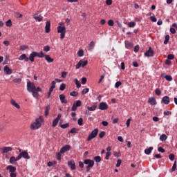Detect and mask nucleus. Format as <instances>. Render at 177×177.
<instances>
[{"label": "nucleus", "instance_id": "obj_35", "mask_svg": "<svg viewBox=\"0 0 177 177\" xmlns=\"http://www.w3.org/2000/svg\"><path fill=\"white\" fill-rule=\"evenodd\" d=\"M83 122H84V119H82V118H80L78 119L77 124L78 125H80V127H82Z\"/></svg>", "mask_w": 177, "mask_h": 177}, {"label": "nucleus", "instance_id": "obj_52", "mask_svg": "<svg viewBox=\"0 0 177 177\" xmlns=\"http://www.w3.org/2000/svg\"><path fill=\"white\" fill-rule=\"evenodd\" d=\"M70 95L71 96H74V97L78 96V92H77V91H72V92L70 93Z\"/></svg>", "mask_w": 177, "mask_h": 177}, {"label": "nucleus", "instance_id": "obj_54", "mask_svg": "<svg viewBox=\"0 0 177 177\" xmlns=\"http://www.w3.org/2000/svg\"><path fill=\"white\" fill-rule=\"evenodd\" d=\"M62 154H63V153H58L57 154V160H58V161H60V160H62Z\"/></svg>", "mask_w": 177, "mask_h": 177}, {"label": "nucleus", "instance_id": "obj_1", "mask_svg": "<svg viewBox=\"0 0 177 177\" xmlns=\"http://www.w3.org/2000/svg\"><path fill=\"white\" fill-rule=\"evenodd\" d=\"M27 91L29 93H32V95L35 99L39 97V93L38 92H42L41 87H35V84L31 82H27Z\"/></svg>", "mask_w": 177, "mask_h": 177}, {"label": "nucleus", "instance_id": "obj_58", "mask_svg": "<svg viewBox=\"0 0 177 177\" xmlns=\"http://www.w3.org/2000/svg\"><path fill=\"white\" fill-rule=\"evenodd\" d=\"M139 49H140V47L139 45H137L134 47V52L136 53L137 52H139Z\"/></svg>", "mask_w": 177, "mask_h": 177}, {"label": "nucleus", "instance_id": "obj_56", "mask_svg": "<svg viewBox=\"0 0 177 177\" xmlns=\"http://www.w3.org/2000/svg\"><path fill=\"white\" fill-rule=\"evenodd\" d=\"M122 84V83H121V82H117L115 84V88H120V86H121Z\"/></svg>", "mask_w": 177, "mask_h": 177}, {"label": "nucleus", "instance_id": "obj_12", "mask_svg": "<svg viewBox=\"0 0 177 177\" xmlns=\"http://www.w3.org/2000/svg\"><path fill=\"white\" fill-rule=\"evenodd\" d=\"M3 71H4V73L7 74V75H10V74L13 73V70L9 68V66H4Z\"/></svg>", "mask_w": 177, "mask_h": 177}, {"label": "nucleus", "instance_id": "obj_38", "mask_svg": "<svg viewBox=\"0 0 177 177\" xmlns=\"http://www.w3.org/2000/svg\"><path fill=\"white\" fill-rule=\"evenodd\" d=\"M77 55L79 57H82V56H84V50H79L77 51Z\"/></svg>", "mask_w": 177, "mask_h": 177}, {"label": "nucleus", "instance_id": "obj_45", "mask_svg": "<svg viewBox=\"0 0 177 177\" xmlns=\"http://www.w3.org/2000/svg\"><path fill=\"white\" fill-rule=\"evenodd\" d=\"M106 135V132L104 131H101L100 133H99V138L100 139H103V138H104V136Z\"/></svg>", "mask_w": 177, "mask_h": 177}, {"label": "nucleus", "instance_id": "obj_47", "mask_svg": "<svg viewBox=\"0 0 177 177\" xmlns=\"http://www.w3.org/2000/svg\"><path fill=\"white\" fill-rule=\"evenodd\" d=\"M20 50H26V49H28V46L26 45H22L19 47Z\"/></svg>", "mask_w": 177, "mask_h": 177}, {"label": "nucleus", "instance_id": "obj_24", "mask_svg": "<svg viewBox=\"0 0 177 177\" xmlns=\"http://www.w3.org/2000/svg\"><path fill=\"white\" fill-rule=\"evenodd\" d=\"M95 48V41H92L90 42L89 45H88V50L90 52H92V50H93Z\"/></svg>", "mask_w": 177, "mask_h": 177}, {"label": "nucleus", "instance_id": "obj_13", "mask_svg": "<svg viewBox=\"0 0 177 177\" xmlns=\"http://www.w3.org/2000/svg\"><path fill=\"white\" fill-rule=\"evenodd\" d=\"M109 109V105L106 102H101L99 106L100 110H107Z\"/></svg>", "mask_w": 177, "mask_h": 177}, {"label": "nucleus", "instance_id": "obj_63", "mask_svg": "<svg viewBox=\"0 0 177 177\" xmlns=\"http://www.w3.org/2000/svg\"><path fill=\"white\" fill-rule=\"evenodd\" d=\"M82 85H85V84H86V77L82 78Z\"/></svg>", "mask_w": 177, "mask_h": 177}, {"label": "nucleus", "instance_id": "obj_53", "mask_svg": "<svg viewBox=\"0 0 177 177\" xmlns=\"http://www.w3.org/2000/svg\"><path fill=\"white\" fill-rule=\"evenodd\" d=\"M169 158L170 161H174V160L175 159V155L174 153H171L169 156Z\"/></svg>", "mask_w": 177, "mask_h": 177}, {"label": "nucleus", "instance_id": "obj_28", "mask_svg": "<svg viewBox=\"0 0 177 177\" xmlns=\"http://www.w3.org/2000/svg\"><path fill=\"white\" fill-rule=\"evenodd\" d=\"M167 139H168V137L167 136V135L165 134L160 135V140H161V142H165V140H167Z\"/></svg>", "mask_w": 177, "mask_h": 177}, {"label": "nucleus", "instance_id": "obj_4", "mask_svg": "<svg viewBox=\"0 0 177 177\" xmlns=\"http://www.w3.org/2000/svg\"><path fill=\"white\" fill-rule=\"evenodd\" d=\"M97 133H99V129H95L91 131V133L88 135L87 137V142H91L92 139H95L97 136Z\"/></svg>", "mask_w": 177, "mask_h": 177}, {"label": "nucleus", "instance_id": "obj_2", "mask_svg": "<svg viewBox=\"0 0 177 177\" xmlns=\"http://www.w3.org/2000/svg\"><path fill=\"white\" fill-rule=\"evenodd\" d=\"M42 125V117H39L35 120L34 122L30 124V129L35 131L39 129V127Z\"/></svg>", "mask_w": 177, "mask_h": 177}, {"label": "nucleus", "instance_id": "obj_34", "mask_svg": "<svg viewBox=\"0 0 177 177\" xmlns=\"http://www.w3.org/2000/svg\"><path fill=\"white\" fill-rule=\"evenodd\" d=\"M36 56L37 57H45V54H44V52L41 51L40 53L36 52Z\"/></svg>", "mask_w": 177, "mask_h": 177}, {"label": "nucleus", "instance_id": "obj_29", "mask_svg": "<svg viewBox=\"0 0 177 177\" xmlns=\"http://www.w3.org/2000/svg\"><path fill=\"white\" fill-rule=\"evenodd\" d=\"M49 110H50V105H47L46 106V110H45L46 117H47V115H49Z\"/></svg>", "mask_w": 177, "mask_h": 177}, {"label": "nucleus", "instance_id": "obj_62", "mask_svg": "<svg viewBox=\"0 0 177 177\" xmlns=\"http://www.w3.org/2000/svg\"><path fill=\"white\" fill-rule=\"evenodd\" d=\"M67 72H62V78H66L67 77Z\"/></svg>", "mask_w": 177, "mask_h": 177}, {"label": "nucleus", "instance_id": "obj_32", "mask_svg": "<svg viewBox=\"0 0 177 177\" xmlns=\"http://www.w3.org/2000/svg\"><path fill=\"white\" fill-rule=\"evenodd\" d=\"M96 105H93L92 106H88L87 109L88 111H95V110H96Z\"/></svg>", "mask_w": 177, "mask_h": 177}, {"label": "nucleus", "instance_id": "obj_7", "mask_svg": "<svg viewBox=\"0 0 177 177\" xmlns=\"http://www.w3.org/2000/svg\"><path fill=\"white\" fill-rule=\"evenodd\" d=\"M87 65H88V61L80 60L76 64V70H78V68H81V67L84 68L85 67V66H87Z\"/></svg>", "mask_w": 177, "mask_h": 177}, {"label": "nucleus", "instance_id": "obj_61", "mask_svg": "<svg viewBox=\"0 0 177 177\" xmlns=\"http://www.w3.org/2000/svg\"><path fill=\"white\" fill-rule=\"evenodd\" d=\"M150 19H151V21H153V23H156V21H157V18H156V17H154V16L150 17Z\"/></svg>", "mask_w": 177, "mask_h": 177}, {"label": "nucleus", "instance_id": "obj_33", "mask_svg": "<svg viewBox=\"0 0 177 177\" xmlns=\"http://www.w3.org/2000/svg\"><path fill=\"white\" fill-rule=\"evenodd\" d=\"M74 82L77 86V88H81V83L80 82V81L78 80V79H75L74 80Z\"/></svg>", "mask_w": 177, "mask_h": 177}, {"label": "nucleus", "instance_id": "obj_40", "mask_svg": "<svg viewBox=\"0 0 177 177\" xmlns=\"http://www.w3.org/2000/svg\"><path fill=\"white\" fill-rule=\"evenodd\" d=\"M10 164H15V162H16V157L12 156L10 158Z\"/></svg>", "mask_w": 177, "mask_h": 177}, {"label": "nucleus", "instance_id": "obj_19", "mask_svg": "<svg viewBox=\"0 0 177 177\" xmlns=\"http://www.w3.org/2000/svg\"><path fill=\"white\" fill-rule=\"evenodd\" d=\"M7 171H9L10 174L16 172V167L12 165H8L6 167Z\"/></svg>", "mask_w": 177, "mask_h": 177}, {"label": "nucleus", "instance_id": "obj_15", "mask_svg": "<svg viewBox=\"0 0 177 177\" xmlns=\"http://www.w3.org/2000/svg\"><path fill=\"white\" fill-rule=\"evenodd\" d=\"M45 32H46V34L50 32V21H47L46 23Z\"/></svg>", "mask_w": 177, "mask_h": 177}, {"label": "nucleus", "instance_id": "obj_41", "mask_svg": "<svg viewBox=\"0 0 177 177\" xmlns=\"http://www.w3.org/2000/svg\"><path fill=\"white\" fill-rule=\"evenodd\" d=\"M135 26H136V23L133 22V21H131L128 24V26L130 27V28L135 27Z\"/></svg>", "mask_w": 177, "mask_h": 177}, {"label": "nucleus", "instance_id": "obj_46", "mask_svg": "<svg viewBox=\"0 0 177 177\" xmlns=\"http://www.w3.org/2000/svg\"><path fill=\"white\" fill-rule=\"evenodd\" d=\"M66 89V84L62 83L59 86V91H64Z\"/></svg>", "mask_w": 177, "mask_h": 177}, {"label": "nucleus", "instance_id": "obj_55", "mask_svg": "<svg viewBox=\"0 0 177 177\" xmlns=\"http://www.w3.org/2000/svg\"><path fill=\"white\" fill-rule=\"evenodd\" d=\"M158 151H159L160 153H165V149H164V148L159 147L158 148Z\"/></svg>", "mask_w": 177, "mask_h": 177}, {"label": "nucleus", "instance_id": "obj_39", "mask_svg": "<svg viewBox=\"0 0 177 177\" xmlns=\"http://www.w3.org/2000/svg\"><path fill=\"white\" fill-rule=\"evenodd\" d=\"M165 79L166 80V81H169V82H171L173 80L172 76L168 75L165 76Z\"/></svg>", "mask_w": 177, "mask_h": 177}, {"label": "nucleus", "instance_id": "obj_57", "mask_svg": "<svg viewBox=\"0 0 177 177\" xmlns=\"http://www.w3.org/2000/svg\"><path fill=\"white\" fill-rule=\"evenodd\" d=\"M155 93H156V95H157L158 96H160V95H161V91H160V90L158 89V88H156V89L155 90Z\"/></svg>", "mask_w": 177, "mask_h": 177}, {"label": "nucleus", "instance_id": "obj_3", "mask_svg": "<svg viewBox=\"0 0 177 177\" xmlns=\"http://www.w3.org/2000/svg\"><path fill=\"white\" fill-rule=\"evenodd\" d=\"M57 31L58 34H60V39H64L66 37V26H57Z\"/></svg>", "mask_w": 177, "mask_h": 177}, {"label": "nucleus", "instance_id": "obj_14", "mask_svg": "<svg viewBox=\"0 0 177 177\" xmlns=\"http://www.w3.org/2000/svg\"><path fill=\"white\" fill-rule=\"evenodd\" d=\"M35 57H37V52L33 51L30 54L28 60H30V62H31L32 63V62H34Z\"/></svg>", "mask_w": 177, "mask_h": 177}, {"label": "nucleus", "instance_id": "obj_50", "mask_svg": "<svg viewBox=\"0 0 177 177\" xmlns=\"http://www.w3.org/2000/svg\"><path fill=\"white\" fill-rule=\"evenodd\" d=\"M108 25L110 26V27H113V26H114V21H113V19H109L108 21Z\"/></svg>", "mask_w": 177, "mask_h": 177}, {"label": "nucleus", "instance_id": "obj_51", "mask_svg": "<svg viewBox=\"0 0 177 177\" xmlns=\"http://www.w3.org/2000/svg\"><path fill=\"white\" fill-rule=\"evenodd\" d=\"M88 92H89V88H86L82 90V95H86V93H88Z\"/></svg>", "mask_w": 177, "mask_h": 177}, {"label": "nucleus", "instance_id": "obj_42", "mask_svg": "<svg viewBox=\"0 0 177 177\" xmlns=\"http://www.w3.org/2000/svg\"><path fill=\"white\" fill-rule=\"evenodd\" d=\"M60 127L62 128V129H66V128H68L70 127V124H68V123H65V124H61Z\"/></svg>", "mask_w": 177, "mask_h": 177}, {"label": "nucleus", "instance_id": "obj_26", "mask_svg": "<svg viewBox=\"0 0 177 177\" xmlns=\"http://www.w3.org/2000/svg\"><path fill=\"white\" fill-rule=\"evenodd\" d=\"M125 46L127 49H131V48H133V44L129 41H125Z\"/></svg>", "mask_w": 177, "mask_h": 177}, {"label": "nucleus", "instance_id": "obj_6", "mask_svg": "<svg viewBox=\"0 0 177 177\" xmlns=\"http://www.w3.org/2000/svg\"><path fill=\"white\" fill-rule=\"evenodd\" d=\"M82 104V102L81 100H77L75 102L73 103L71 111H77V107H81Z\"/></svg>", "mask_w": 177, "mask_h": 177}, {"label": "nucleus", "instance_id": "obj_16", "mask_svg": "<svg viewBox=\"0 0 177 177\" xmlns=\"http://www.w3.org/2000/svg\"><path fill=\"white\" fill-rule=\"evenodd\" d=\"M70 149H71V147L69 145H65L64 147L61 148L60 153H66V151H68Z\"/></svg>", "mask_w": 177, "mask_h": 177}, {"label": "nucleus", "instance_id": "obj_20", "mask_svg": "<svg viewBox=\"0 0 177 177\" xmlns=\"http://www.w3.org/2000/svg\"><path fill=\"white\" fill-rule=\"evenodd\" d=\"M18 59L20 61L24 60V62H28V57H27L26 54H22L19 57Z\"/></svg>", "mask_w": 177, "mask_h": 177}, {"label": "nucleus", "instance_id": "obj_8", "mask_svg": "<svg viewBox=\"0 0 177 177\" xmlns=\"http://www.w3.org/2000/svg\"><path fill=\"white\" fill-rule=\"evenodd\" d=\"M145 56L146 57H153L154 56V50L151 47H149V50L145 53Z\"/></svg>", "mask_w": 177, "mask_h": 177}, {"label": "nucleus", "instance_id": "obj_18", "mask_svg": "<svg viewBox=\"0 0 177 177\" xmlns=\"http://www.w3.org/2000/svg\"><path fill=\"white\" fill-rule=\"evenodd\" d=\"M59 100L61 103H64L65 104H67L68 101L67 100H66V95H64V94L59 95Z\"/></svg>", "mask_w": 177, "mask_h": 177}, {"label": "nucleus", "instance_id": "obj_9", "mask_svg": "<svg viewBox=\"0 0 177 177\" xmlns=\"http://www.w3.org/2000/svg\"><path fill=\"white\" fill-rule=\"evenodd\" d=\"M84 164L87 165V167L92 168L93 167V165H95V161L93 160H91V159H85L84 160Z\"/></svg>", "mask_w": 177, "mask_h": 177}, {"label": "nucleus", "instance_id": "obj_30", "mask_svg": "<svg viewBox=\"0 0 177 177\" xmlns=\"http://www.w3.org/2000/svg\"><path fill=\"white\" fill-rule=\"evenodd\" d=\"M57 124H59V120H57V119H55L52 123L53 128H56V127H57Z\"/></svg>", "mask_w": 177, "mask_h": 177}, {"label": "nucleus", "instance_id": "obj_37", "mask_svg": "<svg viewBox=\"0 0 177 177\" xmlns=\"http://www.w3.org/2000/svg\"><path fill=\"white\" fill-rule=\"evenodd\" d=\"M175 171H176V160L174 161L171 167V172H175Z\"/></svg>", "mask_w": 177, "mask_h": 177}, {"label": "nucleus", "instance_id": "obj_11", "mask_svg": "<svg viewBox=\"0 0 177 177\" xmlns=\"http://www.w3.org/2000/svg\"><path fill=\"white\" fill-rule=\"evenodd\" d=\"M68 167H69V168L71 169V171H74L75 170V162L73 161V160H69L68 162Z\"/></svg>", "mask_w": 177, "mask_h": 177}, {"label": "nucleus", "instance_id": "obj_10", "mask_svg": "<svg viewBox=\"0 0 177 177\" xmlns=\"http://www.w3.org/2000/svg\"><path fill=\"white\" fill-rule=\"evenodd\" d=\"M12 150H13V148H12L11 147H4L1 148V151L3 154L9 153V151H12Z\"/></svg>", "mask_w": 177, "mask_h": 177}, {"label": "nucleus", "instance_id": "obj_36", "mask_svg": "<svg viewBox=\"0 0 177 177\" xmlns=\"http://www.w3.org/2000/svg\"><path fill=\"white\" fill-rule=\"evenodd\" d=\"M168 42H169V35H167L165 36V39L164 41V44L167 45V44H168Z\"/></svg>", "mask_w": 177, "mask_h": 177}, {"label": "nucleus", "instance_id": "obj_5", "mask_svg": "<svg viewBox=\"0 0 177 177\" xmlns=\"http://www.w3.org/2000/svg\"><path fill=\"white\" fill-rule=\"evenodd\" d=\"M19 157L21 158H25V160H30V155H28V152H27V151H21V149H19Z\"/></svg>", "mask_w": 177, "mask_h": 177}, {"label": "nucleus", "instance_id": "obj_21", "mask_svg": "<svg viewBox=\"0 0 177 177\" xmlns=\"http://www.w3.org/2000/svg\"><path fill=\"white\" fill-rule=\"evenodd\" d=\"M148 102L151 106H156V104H157V102L156 101V98L154 97H150L148 100Z\"/></svg>", "mask_w": 177, "mask_h": 177}, {"label": "nucleus", "instance_id": "obj_17", "mask_svg": "<svg viewBox=\"0 0 177 177\" xmlns=\"http://www.w3.org/2000/svg\"><path fill=\"white\" fill-rule=\"evenodd\" d=\"M169 102H170V98L168 96H164L162 98V103H163L164 104H169Z\"/></svg>", "mask_w": 177, "mask_h": 177}, {"label": "nucleus", "instance_id": "obj_60", "mask_svg": "<svg viewBox=\"0 0 177 177\" xmlns=\"http://www.w3.org/2000/svg\"><path fill=\"white\" fill-rule=\"evenodd\" d=\"M172 114V112L171 111H167L164 112V115H171Z\"/></svg>", "mask_w": 177, "mask_h": 177}, {"label": "nucleus", "instance_id": "obj_59", "mask_svg": "<svg viewBox=\"0 0 177 177\" xmlns=\"http://www.w3.org/2000/svg\"><path fill=\"white\" fill-rule=\"evenodd\" d=\"M110 156H111V152H106L105 159L109 160V158H110Z\"/></svg>", "mask_w": 177, "mask_h": 177}, {"label": "nucleus", "instance_id": "obj_44", "mask_svg": "<svg viewBox=\"0 0 177 177\" xmlns=\"http://www.w3.org/2000/svg\"><path fill=\"white\" fill-rule=\"evenodd\" d=\"M13 82L15 84H20V82H21V78H15L13 80Z\"/></svg>", "mask_w": 177, "mask_h": 177}, {"label": "nucleus", "instance_id": "obj_48", "mask_svg": "<svg viewBox=\"0 0 177 177\" xmlns=\"http://www.w3.org/2000/svg\"><path fill=\"white\" fill-rule=\"evenodd\" d=\"M174 57H175V55H174L173 54H169L167 55V59L169 60H174Z\"/></svg>", "mask_w": 177, "mask_h": 177}, {"label": "nucleus", "instance_id": "obj_22", "mask_svg": "<svg viewBox=\"0 0 177 177\" xmlns=\"http://www.w3.org/2000/svg\"><path fill=\"white\" fill-rule=\"evenodd\" d=\"M10 104H12V106H14V107H15L16 109H20V105H19V104H17V102H16L15 100H10Z\"/></svg>", "mask_w": 177, "mask_h": 177}, {"label": "nucleus", "instance_id": "obj_43", "mask_svg": "<svg viewBox=\"0 0 177 177\" xmlns=\"http://www.w3.org/2000/svg\"><path fill=\"white\" fill-rule=\"evenodd\" d=\"M6 25L7 27H12V20L11 19H8L6 22Z\"/></svg>", "mask_w": 177, "mask_h": 177}, {"label": "nucleus", "instance_id": "obj_31", "mask_svg": "<svg viewBox=\"0 0 177 177\" xmlns=\"http://www.w3.org/2000/svg\"><path fill=\"white\" fill-rule=\"evenodd\" d=\"M93 160L95 161V162H100V161H102V158L99 156H97L93 158Z\"/></svg>", "mask_w": 177, "mask_h": 177}, {"label": "nucleus", "instance_id": "obj_64", "mask_svg": "<svg viewBox=\"0 0 177 177\" xmlns=\"http://www.w3.org/2000/svg\"><path fill=\"white\" fill-rule=\"evenodd\" d=\"M16 176H17V174H16V172L10 173V177H16Z\"/></svg>", "mask_w": 177, "mask_h": 177}, {"label": "nucleus", "instance_id": "obj_25", "mask_svg": "<svg viewBox=\"0 0 177 177\" xmlns=\"http://www.w3.org/2000/svg\"><path fill=\"white\" fill-rule=\"evenodd\" d=\"M45 60H46L47 63H53L54 59L49 55H45Z\"/></svg>", "mask_w": 177, "mask_h": 177}, {"label": "nucleus", "instance_id": "obj_49", "mask_svg": "<svg viewBox=\"0 0 177 177\" xmlns=\"http://www.w3.org/2000/svg\"><path fill=\"white\" fill-rule=\"evenodd\" d=\"M43 50L44 52H49V50H50V47L49 46H46L44 47Z\"/></svg>", "mask_w": 177, "mask_h": 177}, {"label": "nucleus", "instance_id": "obj_23", "mask_svg": "<svg viewBox=\"0 0 177 177\" xmlns=\"http://www.w3.org/2000/svg\"><path fill=\"white\" fill-rule=\"evenodd\" d=\"M34 19L36 20V21H42L44 20V17L41 15H37V14L34 15Z\"/></svg>", "mask_w": 177, "mask_h": 177}, {"label": "nucleus", "instance_id": "obj_27", "mask_svg": "<svg viewBox=\"0 0 177 177\" xmlns=\"http://www.w3.org/2000/svg\"><path fill=\"white\" fill-rule=\"evenodd\" d=\"M151 151H153V147H150L149 149H146L145 150V153L147 154V156H149Z\"/></svg>", "mask_w": 177, "mask_h": 177}]
</instances>
